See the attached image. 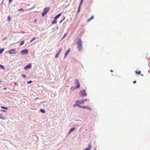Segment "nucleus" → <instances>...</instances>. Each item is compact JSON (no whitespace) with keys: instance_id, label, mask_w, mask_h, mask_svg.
Returning a JSON list of instances; mask_svg holds the SVG:
<instances>
[{"instance_id":"393cba45","label":"nucleus","mask_w":150,"mask_h":150,"mask_svg":"<svg viewBox=\"0 0 150 150\" xmlns=\"http://www.w3.org/2000/svg\"><path fill=\"white\" fill-rule=\"evenodd\" d=\"M76 105L77 106H78L79 108H82V106H81L78 104H76Z\"/></svg>"},{"instance_id":"bb28decb","label":"nucleus","mask_w":150,"mask_h":150,"mask_svg":"<svg viewBox=\"0 0 150 150\" xmlns=\"http://www.w3.org/2000/svg\"><path fill=\"white\" fill-rule=\"evenodd\" d=\"M36 38L35 37H33V38L30 41V42H32Z\"/></svg>"},{"instance_id":"e433bc0d","label":"nucleus","mask_w":150,"mask_h":150,"mask_svg":"<svg viewBox=\"0 0 150 150\" xmlns=\"http://www.w3.org/2000/svg\"><path fill=\"white\" fill-rule=\"evenodd\" d=\"M14 85H16V86H17L18 85V83H14Z\"/></svg>"},{"instance_id":"1a4fd4ad","label":"nucleus","mask_w":150,"mask_h":150,"mask_svg":"<svg viewBox=\"0 0 150 150\" xmlns=\"http://www.w3.org/2000/svg\"><path fill=\"white\" fill-rule=\"evenodd\" d=\"M76 103L78 104H83L84 103V101L83 100H77L76 101Z\"/></svg>"},{"instance_id":"49530a36","label":"nucleus","mask_w":150,"mask_h":150,"mask_svg":"<svg viewBox=\"0 0 150 150\" xmlns=\"http://www.w3.org/2000/svg\"><path fill=\"white\" fill-rule=\"evenodd\" d=\"M4 90H6V88H4Z\"/></svg>"},{"instance_id":"f8f14e48","label":"nucleus","mask_w":150,"mask_h":150,"mask_svg":"<svg viewBox=\"0 0 150 150\" xmlns=\"http://www.w3.org/2000/svg\"><path fill=\"white\" fill-rule=\"evenodd\" d=\"M0 118L2 120H5L4 116L1 114L0 113Z\"/></svg>"},{"instance_id":"b1692460","label":"nucleus","mask_w":150,"mask_h":150,"mask_svg":"<svg viewBox=\"0 0 150 150\" xmlns=\"http://www.w3.org/2000/svg\"><path fill=\"white\" fill-rule=\"evenodd\" d=\"M0 67H1L2 69H5L4 67L1 64H0Z\"/></svg>"},{"instance_id":"f3484780","label":"nucleus","mask_w":150,"mask_h":150,"mask_svg":"<svg viewBox=\"0 0 150 150\" xmlns=\"http://www.w3.org/2000/svg\"><path fill=\"white\" fill-rule=\"evenodd\" d=\"M40 111L42 113H45V111L42 109H40Z\"/></svg>"},{"instance_id":"c9c22d12","label":"nucleus","mask_w":150,"mask_h":150,"mask_svg":"<svg viewBox=\"0 0 150 150\" xmlns=\"http://www.w3.org/2000/svg\"><path fill=\"white\" fill-rule=\"evenodd\" d=\"M71 89L72 90H74V88L73 87H72L71 88Z\"/></svg>"},{"instance_id":"4c0bfd02","label":"nucleus","mask_w":150,"mask_h":150,"mask_svg":"<svg viewBox=\"0 0 150 150\" xmlns=\"http://www.w3.org/2000/svg\"><path fill=\"white\" fill-rule=\"evenodd\" d=\"M133 82L134 83V84L136 83V81H134Z\"/></svg>"},{"instance_id":"4be33fe9","label":"nucleus","mask_w":150,"mask_h":150,"mask_svg":"<svg viewBox=\"0 0 150 150\" xmlns=\"http://www.w3.org/2000/svg\"><path fill=\"white\" fill-rule=\"evenodd\" d=\"M4 50V49H0V54H1Z\"/></svg>"},{"instance_id":"9b49d317","label":"nucleus","mask_w":150,"mask_h":150,"mask_svg":"<svg viewBox=\"0 0 150 150\" xmlns=\"http://www.w3.org/2000/svg\"><path fill=\"white\" fill-rule=\"evenodd\" d=\"M50 9V8L49 7L45 8H44V11H46V12L47 13V12L49 11Z\"/></svg>"},{"instance_id":"2eb2a0df","label":"nucleus","mask_w":150,"mask_h":150,"mask_svg":"<svg viewBox=\"0 0 150 150\" xmlns=\"http://www.w3.org/2000/svg\"><path fill=\"white\" fill-rule=\"evenodd\" d=\"M93 18H94L93 16H91V17L90 18L88 19L87 20V21L88 22L89 21L93 19Z\"/></svg>"},{"instance_id":"cd10ccee","label":"nucleus","mask_w":150,"mask_h":150,"mask_svg":"<svg viewBox=\"0 0 150 150\" xmlns=\"http://www.w3.org/2000/svg\"><path fill=\"white\" fill-rule=\"evenodd\" d=\"M86 108L88 110H89L91 111V109L90 108L87 106H86Z\"/></svg>"},{"instance_id":"a19ab883","label":"nucleus","mask_w":150,"mask_h":150,"mask_svg":"<svg viewBox=\"0 0 150 150\" xmlns=\"http://www.w3.org/2000/svg\"><path fill=\"white\" fill-rule=\"evenodd\" d=\"M21 33H25V32H24V31H21L20 32Z\"/></svg>"},{"instance_id":"dca6fc26","label":"nucleus","mask_w":150,"mask_h":150,"mask_svg":"<svg viewBox=\"0 0 150 150\" xmlns=\"http://www.w3.org/2000/svg\"><path fill=\"white\" fill-rule=\"evenodd\" d=\"M47 13L46 12V11H44L42 14V16L43 17Z\"/></svg>"},{"instance_id":"58836bf2","label":"nucleus","mask_w":150,"mask_h":150,"mask_svg":"<svg viewBox=\"0 0 150 150\" xmlns=\"http://www.w3.org/2000/svg\"><path fill=\"white\" fill-rule=\"evenodd\" d=\"M66 35V34H65L64 35V36H63V37H62V39H63V38H64L65 36Z\"/></svg>"},{"instance_id":"aec40b11","label":"nucleus","mask_w":150,"mask_h":150,"mask_svg":"<svg viewBox=\"0 0 150 150\" xmlns=\"http://www.w3.org/2000/svg\"><path fill=\"white\" fill-rule=\"evenodd\" d=\"M7 20L8 22H9L11 21V18L10 17V16H9L7 18Z\"/></svg>"},{"instance_id":"c756f323","label":"nucleus","mask_w":150,"mask_h":150,"mask_svg":"<svg viewBox=\"0 0 150 150\" xmlns=\"http://www.w3.org/2000/svg\"><path fill=\"white\" fill-rule=\"evenodd\" d=\"M83 0H81V1L80 4L79 5V6H81V4H82V3L83 2Z\"/></svg>"},{"instance_id":"6e6552de","label":"nucleus","mask_w":150,"mask_h":150,"mask_svg":"<svg viewBox=\"0 0 150 150\" xmlns=\"http://www.w3.org/2000/svg\"><path fill=\"white\" fill-rule=\"evenodd\" d=\"M70 52V48H69L68 49V50H67L66 52L65 53L64 55V58H66V57L67 56L68 54H69V53Z\"/></svg>"},{"instance_id":"37998d69","label":"nucleus","mask_w":150,"mask_h":150,"mask_svg":"<svg viewBox=\"0 0 150 150\" xmlns=\"http://www.w3.org/2000/svg\"><path fill=\"white\" fill-rule=\"evenodd\" d=\"M76 106H77V105H76V104H74V107H75Z\"/></svg>"},{"instance_id":"412c9836","label":"nucleus","mask_w":150,"mask_h":150,"mask_svg":"<svg viewBox=\"0 0 150 150\" xmlns=\"http://www.w3.org/2000/svg\"><path fill=\"white\" fill-rule=\"evenodd\" d=\"M57 22V21L56 20H54V21L53 22H52V24H54L55 23H56Z\"/></svg>"},{"instance_id":"de8ad7c7","label":"nucleus","mask_w":150,"mask_h":150,"mask_svg":"<svg viewBox=\"0 0 150 150\" xmlns=\"http://www.w3.org/2000/svg\"><path fill=\"white\" fill-rule=\"evenodd\" d=\"M3 111H4V112H6V110H3Z\"/></svg>"},{"instance_id":"f03ea898","label":"nucleus","mask_w":150,"mask_h":150,"mask_svg":"<svg viewBox=\"0 0 150 150\" xmlns=\"http://www.w3.org/2000/svg\"><path fill=\"white\" fill-rule=\"evenodd\" d=\"M80 96L82 97H85L87 96L86 90L84 89L81 91L80 92Z\"/></svg>"},{"instance_id":"39448f33","label":"nucleus","mask_w":150,"mask_h":150,"mask_svg":"<svg viewBox=\"0 0 150 150\" xmlns=\"http://www.w3.org/2000/svg\"><path fill=\"white\" fill-rule=\"evenodd\" d=\"M21 52L23 54H26L28 53V50H24L21 51Z\"/></svg>"},{"instance_id":"f257e3e1","label":"nucleus","mask_w":150,"mask_h":150,"mask_svg":"<svg viewBox=\"0 0 150 150\" xmlns=\"http://www.w3.org/2000/svg\"><path fill=\"white\" fill-rule=\"evenodd\" d=\"M77 48L79 50H81L82 46V41L81 39H79L77 42Z\"/></svg>"},{"instance_id":"79ce46f5","label":"nucleus","mask_w":150,"mask_h":150,"mask_svg":"<svg viewBox=\"0 0 150 150\" xmlns=\"http://www.w3.org/2000/svg\"><path fill=\"white\" fill-rule=\"evenodd\" d=\"M63 21L62 20L61 21H59V23H61Z\"/></svg>"},{"instance_id":"ea45409f","label":"nucleus","mask_w":150,"mask_h":150,"mask_svg":"<svg viewBox=\"0 0 150 150\" xmlns=\"http://www.w3.org/2000/svg\"><path fill=\"white\" fill-rule=\"evenodd\" d=\"M65 17H64L63 18V19H62V20L63 21H64V19H65Z\"/></svg>"},{"instance_id":"0eeeda50","label":"nucleus","mask_w":150,"mask_h":150,"mask_svg":"<svg viewBox=\"0 0 150 150\" xmlns=\"http://www.w3.org/2000/svg\"><path fill=\"white\" fill-rule=\"evenodd\" d=\"M31 64H30L28 65L25 66L24 67L25 70H27L28 69H30L31 67Z\"/></svg>"},{"instance_id":"a18cd8bd","label":"nucleus","mask_w":150,"mask_h":150,"mask_svg":"<svg viewBox=\"0 0 150 150\" xmlns=\"http://www.w3.org/2000/svg\"><path fill=\"white\" fill-rule=\"evenodd\" d=\"M110 71L111 72H113V71L112 70H110Z\"/></svg>"},{"instance_id":"5701e85b","label":"nucleus","mask_w":150,"mask_h":150,"mask_svg":"<svg viewBox=\"0 0 150 150\" xmlns=\"http://www.w3.org/2000/svg\"><path fill=\"white\" fill-rule=\"evenodd\" d=\"M80 7H81V6H79L78 11L77 12V13H78L79 12V11H80Z\"/></svg>"},{"instance_id":"c03bdc74","label":"nucleus","mask_w":150,"mask_h":150,"mask_svg":"<svg viewBox=\"0 0 150 150\" xmlns=\"http://www.w3.org/2000/svg\"><path fill=\"white\" fill-rule=\"evenodd\" d=\"M36 21H37V20H35V21H34V22L35 23H36Z\"/></svg>"},{"instance_id":"09e8293b","label":"nucleus","mask_w":150,"mask_h":150,"mask_svg":"<svg viewBox=\"0 0 150 150\" xmlns=\"http://www.w3.org/2000/svg\"><path fill=\"white\" fill-rule=\"evenodd\" d=\"M93 150H96V149H94Z\"/></svg>"},{"instance_id":"9d476101","label":"nucleus","mask_w":150,"mask_h":150,"mask_svg":"<svg viewBox=\"0 0 150 150\" xmlns=\"http://www.w3.org/2000/svg\"><path fill=\"white\" fill-rule=\"evenodd\" d=\"M91 144H89L88 145V147L86 148V149H84L83 150H90L91 148Z\"/></svg>"},{"instance_id":"ddd939ff","label":"nucleus","mask_w":150,"mask_h":150,"mask_svg":"<svg viewBox=\"0 0 150 150\" xmlns=\"http://www.w3.org/2000/svg\"><path fill=\"white\" fill-rule=\"evenodd\" d=\"M61 14H62V13H61L59 14L58 15H57L56 16L54 17V19H56L59 18L61 16Z\"/></svg>"},{"instance_id":"72a5a7b5","label":"nucleus","mask_w":150,"mask_h":150,"mask_svg":"<svg viewBox=\"0 0 150 150\" xmlns=\"http://www.w3.org/2000/svg\"><path fill=\"white\" fill-rule=\"evenodd\" d=\"M83 101H84V102L85 101H86L87 100H87V99H86L85 100H83Z\"/></svg>"},{"instance_id":"2f4dec72","label":"nucleus","mask_w":150,"mask_h":150,"mask_svg":"<svg viewBox=\"0 0 150 150\" xmlns=\"http://www.w3.org/2000/svg\"><path fill=\"white\" fill-rule=\"evenodd\" d=\"M22 76L24 78H25L26 77V76L24 74H23L22 75Z\"/></svg>"},{"instance_id":"6ab92c4d","label":"nucleus","mask_w":150,"mask_h":150,"mask_svg":"<svg viewBox=\"0 0 150 150\" xmlns=\"http://www.w3.org/2000/svg\"><path fill=\"white\" fill-rule=\"evenodd\" d=\"M135 72L136 73V74H138L139 75L141 74V71H135Z\"/></svg>"},{"instance_id":"7ed1b4c3","label":"nucleus","mask_w":150,"mask_h":150,"mask_svg":"<svg viewBox=\"0 0 150 150\" xmlns=\"http://www.w3.org/2000/svg\"><path fill=\"white\" fill-rule=\"evenodd\" d=\"M10 54H16V50L15 49H12L10 50L8 52Z\"/></svg>"},{"instance_id":"7c9ffc66","label":"nucleus","mask_w":150,"mask_h":150,"mask_svg":"<svg viewBox=\"0 0 150 150\" xmlns=\"http://www.w3.org/2000/svg\"><path fill=\"white\" fill-rule=\"evenodd\" d=\"M18 11H24L23 9L22 8H21L20 9H18Z\"/></svg>"},{"instance_id":"c85d7f7f","label":"nucleus","mask_w":150,"mask_h":150,"mask_svg":"<svg viewBox=\"0 0 150 150\" xmlns=\"http://www.w3.org/2000/svg\"><path fill=\"white\" fill-rule=\"evenodd\" d=\"M32 82V81H28L27 83L28 84H30V83H31Z\"/></svg>"},{"instance_id":"f704fd0d","label":"nucleus","mask_w":150,"mask_h":150,"mask_svg":"<svg viewBox=\"0 0 150 150\" xmlns=\"http://www.w3.org/2000/svg\"><path fill=\"white\" fill-rule=\"evenodd\" d=\"M13 0H9V3L10 4Z\"/></svg>"},{"instance_id":"a878e982","label":"nucleus","mask_w":150,"mask_h":150,"mask_svg":"<svg viewBox=\"0 0 150 150\" xmlns=\"http://www.w3.org/2000/svg\"><path fill=\"white\" fill-rule=\"evenodd\" d=\"M1 108H2L5 109L6 110L8 109V108H7L6 107H4L1 106Z\"/></svg>"},{"instance_id":"a211bd4d","label":"nucleus","mask_w":150,"mask_h":150,"mask_svg":"<svg viewBox=\"0 0 150 150\" xmlns=\"http://www.w3.org/2000/svg\"><path fill=\"white\" fill-rule=\"evenodd\" d=\"M24 43V40H23L20 43V45H23Z\"/></svg>"},{"instance_id":"4468645a","label":"nucleus","mask_w":150,"mask_h":150,"mask_svg":"<svg viewBox=\"0 0 150 150\" xmlns=\"http://www.w3.org/2000/svg\"><path fill=\"white\" fill-rule=\"evenodd\" d=\"M75 128H71V129H70V130L69 133H70L71 132L73 131H74V130H75Z\"/></svg>"},{"instance_id":"473e14b6","label":"nucleus","mask_w":150,"mask_h":150,"mask_svg":"<svg viewBox=\"0 0 150 150\" xmlns=\"http://www.w3.org/2000/svg\"><path fill=\"white\" fill-rule=\"evenodd\" d=\"M86 106H82V108H83V109H85V108H86Z\"/></svg>"},{"instance_id":"423d86ee","label":"nucleus","mask_w":150,"mask_h":150,"mask_svg":"<svg viewBox=\"0 0 150 150\" xmlns=\"http://www.w3.org/2000/svg\"><path fill=\"white\" fill-rule=\"evenodd\" d=\"M59 51L58 52H57L56 55H55V57L56 58H57L58 57V56H59V53L61 52V51H62V48H60V49H59Z\"/></svg>"},{"instance_id":"20e7f679","label":"nucleus","mask_w":150,"mask_h":150,"mask_svg":"<svg viewBox=\"0 0 150 150\" xmlns=\"http://www.w3.org/2000/svg\"><path fill=\"white\" fill-rule=\"evenodd\" d=\"M75 84L77 86V88H79L80 87V84L78 79L75 80Z\"/></svg>"}]
</instances>
